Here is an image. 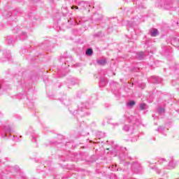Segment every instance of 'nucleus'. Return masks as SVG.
Listing matches in <instances>:
<instances>
[{
  "instance_id": "f257e3e1",
  "label": "nucleus",
  "mask_w": 179,
  "mask_h": 179,
  "mask_svg": "<svg viewBox=\"0 0 179 179\" xmlns=\"http://www.w3.org/2000/svg\"><path fill=\"white\" fill-rule=\"evenodd\" d=\"M151 36L152 37H156L157 36V29H154L151 31Z\"/></svg>"
},
{
  "instance_id": "f03ea898",
  "label": "nucleus",
  "mask_w": 179,
  "mask_h": 179,
  "mask_svg": "<svg viewBox=\"0 0 179 179\" xmlns=\"http://www.w3.org/2000/svg\"><path fill=\"white\" fill-rule=\"evenodd\" d=\"M136 103L134 101H129L127 103V107H132V106H135Z\"/></svg>"
},
{
  "instance_id": "7ed1b4c3",
  "label": "nucleus",
  "mask_w": 179,
  "mask_h": 179,
  "mask_svg": "<svg viewBox=\"0 0 179 179\" xmlns=\"http://www.w3.org/2000/svg\"><path fill=\"white\" fill-rule=\"evenodd\" d=\"M93 54V50L92 49H87L86 51V55H92Z\"/></svg>"
},
{
  "instance_id": "20e7f679",
  "label": "nucleus",
  "mask_w": 179,
  "mask_h": 179,
  "mask_svg": "<svg viewBox=\"0 0 179 179\" xmlns=\"http://www.w3.org/2000/svg\"><path fill=\"white\" fill-rule=\"evenodd\" d=\"M145 107H146L145 103H141L140 104V110H145Z\"/></svg>"
},
{
  "instance_id": "39448f33",
  "label": "nucleus",
  "mask_w": 179,
  "mask_h": 179,
  "mask_svg": "<svg viewBox=\"0 0 179 179\" xmlns=\"http://www.w3.org/2000/svg\"><path fill=\"white\" fill-rule=\"evenodd\" d=\"M71 9H79V7L76 6H73L71 7Z\"/></svg>"
},
{
  "instance_id": "423d86ee",
  "label": "nucleus",
  "mask_w": 179,
  "mask_h": 179,
  "mask_svg": "<svg viewBox=\"0 0 179 179\" xmlns=\"http://www.w3.org/2000/svg\"><path fill=\"white\" fill-rule=\"evenodd\" d=\"M101 64H106V61L101 62Z\"/></svg>"
},
{
  "instance_id": "0eeeda50",
  "label": "nucleus",
  "mask_w": 179,
  "mask_h": 179,
  "mask_svg": "<svg viewBox=\"0 0 179 179\" xmlns=\"http://www.w3.org/2000/svg\"><path fill=\"white\" fill-rule=\"evenodd\" d=\"M162 111H164V109H161L160 113H162Z\"/></svg>"
},
{
  "instance_id": "6e6552de",
  "label": "nucleus",
  "mask_w": 179,
  "mask_h": 179,
  "mask_svg": "<svg viewBox=\"0 0 179 179\" xmlns=\"http://www.w3.org/2000/svg\"><path fill=\"white\" fill-rule=\"evenodd\" d=\"M0 87H1V85H0Z\"/></svg>"
}]
</instances>
